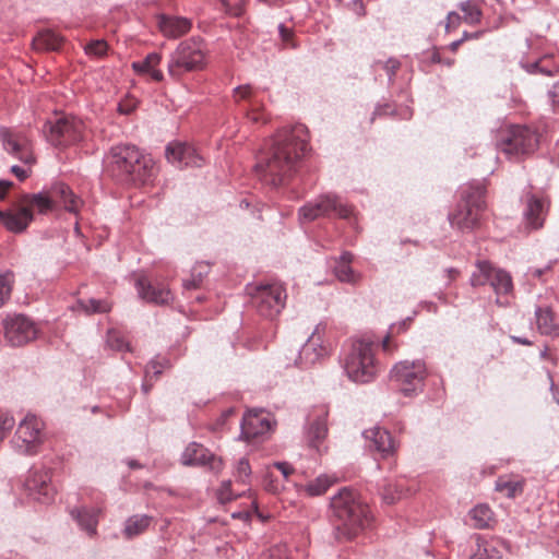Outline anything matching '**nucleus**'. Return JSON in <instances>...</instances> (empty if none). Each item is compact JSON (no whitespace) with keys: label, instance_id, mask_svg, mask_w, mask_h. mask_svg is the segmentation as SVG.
Instances as JSON below:
<instances>
[{"label":"nucleus","instance_id":"6e6d98bb","mask_svg":"<svg viewBox=\"0 0 559 559\" xmlns=\"http://www.w3.org/2000/svg\"><path fill=\"white\" fill-rule=\"evenodd\" d=\"M549 97L554 111L559 112V81L552 85L551 90L549 91Z\"/></svg>","mask_w":559,"mask_h":559},{"label":"nucleus","instance_id":"dca6fc26","mask_svg":"<svg viewBox=\"0 0 559 559\" xmlns=\"http://www.w3.org/2000/svg\"><path fill=\"white\" fill-rule=\"evenodd\" d=\"M323 332L324 328L318 325L305 343L296 361L299 367L307 368L329 356L331 348L324 343Z\"/></svg>","mask_w":559,"mask_h":559},{"label":"nucleus","instance_id":"a19ab883","mask_svg":"<svg viewBox=\"0 0 559 559\" xmlns=\"http://www.w3.org/2000/svg\"><path fill=\"white\" fill-rule=\"evenodd\" d=\"M80 308L87 314L91 313H105L110 311L111 305L106 300L88 299L86 301H79Z\"/></svg>","mask_w":559,"mask_h":559},{"label":"nucleus","instance_id":"4d7b16f0","mask_svg":"<svg viewBox=\"0 0 559 559\" xmlns=\"http://www.w3.org/2000/svg\"><path fill=\"white\" fill-rule=\"evenodd\" d=\"M280 35H281L283 43L287 47H295V44L293 43L294 35L289 28L285 27L284 25H280Z\"/></svg>","mask_w":559,"mask_h":559},{"label":"nucleus","instance_id":"58836bf2","mask_svg":"<svg viewBox=\"0 0 559 559\" xmlns=\"http://www.w3.org/2000/svg\"><path fill=\"white\" fill-rule=\"evenodd\" d=\"M246 117L254 124H264L270 119L264 110L263 104L259 100L251 102V105L246 109Z\"/></svg>","mask_w":559,"mask_h":559},{"label":"nucleus","instance_id":"5701e85b","mask_svg":"<svg viewBox=\"0 0 559 559\" xmlns=\"http://www.w3.org/2000/svg\"><path fill=\"white\" fill-rule=\"evenodd\" d=\"M33 221V213L28 206L22 203L20 206L8 211H0V225L12 233L24 231Z\"/></svg>","mask_w":559,"mask_h":559},{"label":"nucleus","instance_id":"13d9d810","mask_svg":"<svg viewBox=\"0 0 559 559\" xmlns=\"http://www.w3.org/2000/svg\"><path fill=\"white\" fill-rule=\"evenodd\" d=\"M163 366L158 361H151L146 367V377H150L152 373L154 376H158L162 373Z\"/></svg>","mask_w":559,"mask_h":559},{"label":"nucleus","instance_id":"a211bd4d","mask_svg":"<svg viewBox=\"0 0 559 559\" xmlns=\"http://www.w3.org/2000/svg\"><path fill=\"white\" fill-rule=\"evenodd\" d=\"M5 338L12 346H22L36 337L34 323L24 316L9 319L4 325Z\"/></svg>","mask_w":559,"mask_h":559},{"label":"nucleus","instance_id":"0eeeda50","mask_svg":"<svg viewBox=\"0 0 559 559\" xmlns=\"http://www.w3.org/2000/svg\"><path fill=\"white\" fill-rule=\"evenodd\" d=\"M58 203L67 211L78 213L82 201L64 183H56L48 192L26 194L22 199L24 206H28L32 212L36 209L41 214L52 211Z\"/></svg>","mask_w":559,"mask_h":559},{"label":"nucleus","instance_id":"8fccbe9b","mask_svg":"<svg viewBox=\"0 0 559 559\" xmlns=\"http://www.w3.org/2000/svg\"><path fill=\"white\" fill-rule=\"evenodd\" d=\"M263 486L266 491L272 493H277L283 487L272 471L266 472Z\"/></svg>","mask_w":559,"mask_h":559},{"label":"nucleus","instance_id":"69168bd1","mask_svg":"<svg viewBox=\"0 0 559 559\" xmlns=\"http://www.w3.org/2000/svg\"><path fill=\"white\" fill-rule=\"evenodd\" d=\"M382 348L385 353H392L395 349V346H391V338L388 335L382 342Z\"/></svg>","mask_w":559,"mask_h":559},{"label":"nucleus","instance_id":"5fc2aeb1","mask_svg":"<svg viewBox=\"0 0 559 559\" xmlns=\"http://www.w3.org/2000/svg\"><path fill=\"white\" fill-rule=\"evenodd\" d=\"M462 21V17L456 12H450L447 16L445 29L450 32L451 29H455Z\"/></svg>","mask_w":559,"mask_h":559},{"label":"nucleus","instance_id":"e2e57ef3","mask_svg":"<svg viewBox=\"0 0 559 559\" xmlns=\"http://www.w3.org/2000/svg\"><path fill=\"white\" fill-rule=\"evenodd\" d=\"M13 183L8 180H0V199L3 200L12 188Z\"/></svg>","mask_w":559,"mask_h":559},{"label":"nucleus","instance_id":"c85d7f7f","mask_svg":"<svg viewBox=\"0 0 559 559\" xmlns=\"http://www.w3.org/2000/svg\"><path fill=\"white\" fill-rule=\"evenodd\" d=\"M525 479L519 475H501L496 480V491L502 493L509 499L521 496L524 491Z\"/></svg>","mask_w":559,"mask_h":559},{"label":"nucleus","instance_id":"b1692460","mask_svg":"<svg viewBox=\"0 0 559 559\" xmlns=\"http://www.w3.org/2000/svg\"><path fill=\"white\" fill-rule=\"evenodd\" d=\"M157 26L165 37L175 39L188 34L192 22L183 16L160 14L157 16Z\"/></svg>","mask_w":559,"mask_h":559},{"label":"nucleus","instance_id":"412c9836","mask_svg":"<svg viewBox=\"0 0 559 559\" xmlns=\"http://www.w3.org/2000/svg\"><path fill=\"white\" fill-rule=\"evenodd\" d=\"M166 157L173 165L182 168L188 166L200 167L203 158L197 150L186 143H170L166 147Z\"/></svg>","mask_w":559,"mask_h":559},{"label":"nucleus","instance_id":"9d476101","mask_svg":"<svg viewBox=\"0 0 559 559\" xmlns=\"http://www.w3.org/2000/svg\"><path fill=\"white\" fill-rule=\"evenodd\" d=\"M45 438L44 421L36 415L27 414L17 426L13 444L20 453L34 455L39 451Z\"/></svg>","mask_w":559,"mask_h":559},{"label":"nucleus","instance_id":"473e14b6","mask_svg":"<svg viewBox=\"0 0 559 559\" xmlns=\"http://www.w3.org/2000/svg\"><path fill=\"white\" fill-rule=\"evenodd\" d=\"M98 512L94 509H79L71 512L72 516L78 521L79 525L87 532L90 535L96 533V526L98 523Z\"/></svg>","mask_w":559,"mask_h":559},{"label":"nucleus","instance_id":"2eb2a0df","mask_svg":"<svg viewBox=\"0 0 559 559\" xmlns=\"http://www.w3.org/2000/svg\"><path fill=\"white\" fill-rule=\"evenodd\" d=\"M0 138L4 150L25 164L35 162L32 143L27 134L23 131L12 129H1Z\"/></svg>","mask_w":559,"mask_h":559},{"label":"nucleus","instance_id":"aec40b11","mask_svg":"<svg viewBox=\"0 0 559 559\" xmlns=\"http://www.w3.org/2000/svg\"><path fill=\"white\" fill-rule=\"evenodd\" d=\"M328 415L329 411L324 405L313 407L308 415L307 440L318 451L328 436Z\"/></svg>","mask_w":559,"mask_h":559},{"label":"nucleus","instance_id":"052dcab7","mask_svg":"<svg viewBox=\"0 0 559 559\" xmlns=\"http://www.w3.org/2000/svg\"><path fill=\"white\" fill-rule=\"evenodd\" d=\"M11 173L20 180H25L29 176V170L20 166H12Z\"/></svg>","mask_w":559,"mask_h":559},{"label":"nucleus","instance_id":"338daca9","mask_svg":"<svg viewBox=\"0 0 559 559\" xmlns=\"http://www.w3.org/2000/svg\"><path fill=\"white\" fill-rule=\"evenodd\" d=\"M397 68H399L397 61H394V60L388 61L386 69L389 71V73L394 74V72L396 71Z\"/></svg>","mask_w":559,"mask_h":559},{"label":"nucleus","instance_id":"c756f323","mask_svg":"<svg viewBox=\"0 0 559 559\" xmlns=\"http://www.w3.org/2000/svg\"><path fill=\"white\" fill-rule=\"evenodd\" d=\"M536 325L544 335L559 336V324L556 322L555 314L549 308H538L536 310Z\"/></svg>","mask_w":559,"mask_h":559},{"label":"nucleus","instance_id":"4468645a","mask_svg":"<svg viewBox=\"0 0 559 559\" xmlns=\"http://www.w3.org/2000/svg\"><path fill=\"white\" fill-rule=\"evenodd\" d=\"M47 140L55 146H68L82 140L84 123L74 117H61L47 123Z\"/></svg>","mask_w":559,"mask_h":559},{"label":"nucleus","instance_id":"cd10ccee","mask_svg":"<svg viewBox=\"0 0 559 559\" xmlns=\"http://www.w3.org/2000/svg\"><path fill=\"white\" fill-rule=\"evenodd\" d=\"M26 487L36 499L47 502L53 497V489L49 484V476L47 472H34L26 480Z\"/></svg>","mask_w":559,"mask_h":559},{"label":"nucleus","instance_id":"423d86ee","mask_svg":"<svg viewBox=\"0 0 559 559\" xmlns=\"http://www.w3.org/2000/svg\"><path fill=\"white\" fill-rule=\"evenodd\" d=\"M485 188L483 186H469L462 194L454 210L449 214L452 227L460 230H473L480 224V218L486 210Z\"/></svg>","mask_w":559,"mask_h":559},{"label":"nucleus","instance_id":"f704fd0d","mask_svg":"<svg viewBox=\"0 0 559 559\" xmlns=\"http://www.w3.org/2000/svg\"><path fill=\"white\" fill-rule=\"evenodd\" d=\"M152 518L147 515H133L126 521L123 534L127 538H133L144 533L150 524Z\"/></svg>","mask_w":559,"mask_h":559},{"label":"nucleus","instance_id":"680f3d73","mask_svg":"<svg viewBox=\"0 0 559 559\" xmlns=\"http://www.w3.org/2000/svg\"><path fill=\"white\" fill-rule=\"evenodd\" d=\"M479 35H480V33H478V32H477V33H474V34H472V35H468L467 33H465L462 39L456 40V41H453V43L450 45L451 50H452V51H456V50H457V48L460 47V45H461L464 40H466V39H468V38H478V37H479Z\"/></svg>","mask_w":559,"mask_h":559},{"label":"nucleus","instance_id":"ea45409f","mask_svg":"<svg viewBox=\"0 0 559 559\" xmlns=\"http://www.w3.org/2000/svg\"><path fill=\"white\" fill-rule=\"evenodd\" d=\"M461 11L464 13L463 20L468 24H477L481 19V10L474 1H465L460 4Z\"/></svg>","mask_w":559,"mask_h":559},{"label":"nucleus","instance_id":"3c124183","mask_svg":"<svg viewBox=\"0 0 559 559\" xmlns=\"http://www.w3.org/2000/svg\"><path fill=\"white\" fill-rule=\"evenodd\" d=\"M15 420L8 414H0V442L5 438L7 433L14 427Z\"/></svg>","mask_w":559,"mask_h":559},{"label":"nucleus","instance_id":"49530a36","mask_svg":"<svg viewBox=\"0 0 559 559\" xmlns=\"http://www.w3.org/2000/svg\"><path fill=\"white\" fill-rule=\"evenodd\" d=\"M234 99L236 103L240 100H248L249 106L252 100H258L257 93L253 91L251 85H241L234 90Z\"/></svg>","mask_w":559,"mask_h":559},{"label":"nucleus","instance_id":"4be33fe9","mask_svg":"<svg viewBox=\"0 0 559 559\" xmlns=\"http://www.w3.org/2000/svg\"><path fill=\"white\" fill-rule=\"evenodd\" d=\"M183 465H209L214 472H219L223 468L221 459L215 457L202 444L192 442L183 451L181 455Z\"/></svg>","mask_w":559,"mask_h":559},{"label":"nucleus","instance_id":"774afa93","mask_svg":"<svg viewBox=\"0 0 559 559\" xmlns=\"http://www.w3.org/2000/svg\"><path fill=\"white\" fill-rule=\"evenodd\" d=\"M542 357H543L544 359H549V360H551V361L556 362V359L552 357V355H551V353L549 352V349H548V348H545V349L542 352Z\"/></svg>","mask_w":559,"mask_h":559},{"label":"nucleus","instance_id":"a18cd8bd","mask_svg":"<svg viewBox=\"0 0 559 559\" xmlns=\"http://www.w3.org/2000/svg\"><path fill=\"white\" fill-rule=\"evenodd\" d=\"M402 488V481H399L395 485H388L383 490V500L389 504L394 503L404 496Z\"/></svg>","mask_w":559,"mask_h":559},{"label":"nucleus","instance_id":"79ce46f5","mask_svg":"<svg viewBox=\"0 0 559 559\" xmlns=\"http://www.w3.org/2000/svg\"><path fill=\"white\" fill-rule=\"evenodd\" d=\"M226 14L240 17L246 12L248 0H218Z\"/></svg>","mask_w":559,"mask_h":559},{"label":"nucleus","instance_id":"393cba45","mask_svg":"<svg viewBox=\"0 0 559 559\" xmlns=\"http://www.w3.org/2000/svg\"><path fill=\"white\" fill-rule=\"evenodd\" d=\"M548 205V201L544 198H537L535 195L528 197L525 218L531 228L538 229L543 227Z\"/></svg>","mask_w":559,"mask_h":559},{"label":"nucleus","instance_id":"f03ea898","mask_svg":"<svg viewBox=\"0 0 559 559\" xmlns=\"http://www.w3.org/2000/svg\"><path fill=\"white\" fill-rule=\"evenodd\" d=\"M333 513L337 519L335 536L337 539L349 540L368 527L372 521L367 503L359 495L348 488H343L333 497L331 502Z\"/></svg>","mask_w":559,"mask_h":559},{"label":"nucleus","instance_id":"4c0bfd02","mask_svg":"<svg viewBox=\"0 0 559 559\" xmlns=\"http://www.w3.org/2000/svg\"><path fill=\"white\" fill-rule=\"evenodd\" d=\"M525 68L531 73H543L547 75H552L559 71L558 64L548 56H545L535 62L526 63Z\"/></svg>","mask_w":559,"mask_h":559},{"label":"nucleus","instance_id":"7ed1b4c3","mask_svg":"<svg viewBox=\"0 0 559 559\" xmlns=\"http://www.w3.org/2000/svg\"><path fill=\"white\" fill-rule=\"evenodd\" d=\"M106 169L117 180L143 183L151 177L153 166L152 160L146 158L136 146L120 144L110 150Z\"/></svg>","mask_w":559,"mask_h":559},{"label":"nucleus","instance_id":"72a5a7b5","mask_svg":"<svg viewBox=\"0 0 559 559\" xmlns=\"http://www.w3.org/2000/svg\"><path fill=\"white\" fill-rule=\"evenodd\" d=\"M469 559H501V552L492 542L486 540L480 535H477L476 547Z\"/></svg>","mask_w":559,"mask_h":559},{"label":"nucleus","instance_id":"37998d69","mask_svg":"<svg viewBox=\"0 0 559 559\" xmlns=\"http://www.w3.org/2000/svg\"><path fill=\"white\" fill-rule=\"evenodd\" d=\"M235 477L237 484L239 485L248 486L250 484L251 466L247 459L242 457L239 460L236 467Z\"/></svg>","mask_w":559,"mask_h":559},{"label":"nucleus","instance_id":"1a4fd4ad","mask_svg":"<svg viewBox=\"0 0 559 559\" xmlns=\"http://www.w3.org/2000/svg\"><path fill=\"white\" fill-rule=\"evenodd\" d=\"M428 376L424 360H403L391 370V381L405 396H412L423 391Z\"/></svg>","mask_w":559,"mask_h":559},{"label":"nucleus","instance_id":"bf43d9fd","mask_svg":"<svg viewBox=\"0 0 559 559\" xmlns=\"http://www.w3.org/2000/svg\"><path fill=\"white\" fill-rule=\"evenodd\" d=\"M274 467L282 473L284 479H287L294 472L293 467L287 463H275Z\"/></svg>","mask_w":559,"mask_h":559},{"label":"nucleus","instance_id":"c03bdc74","mask_svg":"<svg viewBox=\"0 0 559 559\" xmlns=\"http://www.w3.org/2000/svg\"><path fill=\"white\" fill-rule=\"evenodd\" d=\"M85 53L95 57V58H103L106 56L108 50V44L104 39H95L88 43L84 47Z\"/></svg>","mask_w":559,"mask_h":559},{"label":"nucleus","instance_id":"7c9ffc66","mask_svg":"<svg viewBox=\"0 0 559 559\" xmlns=\"http://www.w3.org/2000/svg\"><path fill=\"white\" fill-rule=\"evenodd\" d=\"M63 43V38L57 33L46 29L33 39V47L38 51L58 50Z\"/></svg>","mask_w":559,"mask_h":559},{"label":"nucleus","instance_id":"603ef678","mask_svg":"<svg viewBox=\"0 0 559 559\" xmlns=\"http://www.w3.org/2000/svg\"><path fill=\"white\" fill-rule=\"evenodd\" d=\"M109 346L117 350H129V344L117 333L110 332L107 340Z\"/></svg>","mask_w":559,"mask_h":559},{"label":"nucleus","instance_id":"f3484780","mask_svg":"<svg viewBox=\"0 0 559 559\" xmlns=\"http://www.w3.org/2000/svg\"><path fill=\"white\" fill-rule=\"evenodd\" d=\"M135 287L139 296L146 302L154 305H168L174 300V295L159 278L150 280L146 276H140L136 280Z\"/></svg>","mask_w":559,"mask_h":559},{"label":"nucleus","instance_id":"39448f33","mask_svg":"<svg viewBox=\"0 0 559 559\" xmlns=\"http://www.w3.org/2000/svg\"><path fill=\"white\" fill-rule=\"evenodd\" d=\"M376 344L369 340L355 341L344 357V370L347 377L357 383L372 381L378 372L379 365L376 360Z\"/></svg>","mask_w":559,"mask_h":559},{"label":"nucleus","instance_id":"de8ad7c7","mask_svg":"<svg viewBox=\"0 0 559 559\" xmlns=\"http://www.w3.org/2000/svg\"><path fill=\"white\" fill-rule=\"evenodd\" d=\"M13 285L12 274L0 275V307L10 298Z\"/></svg>","mask_w":559,"mask_h":559},{"label":"nucleus","instance_id":"a878e982","mask_svg":"<svg viewBox=\"0 0 559 559\" xmlns=\"http://www.w3.org/2000/svg\"><path fill=\"white\" fill-rule=\"evenodd\" d=\"M160 62L162 55L151 52L142 61L133 62L132 69L139 75H147L152 81L162 82L164 80V73L158 68Z\"/></svg>","mask_w":559,"mask_h":559},{"label":"nucleus","instance_id":"e433bc0d","mask_svg":"<svg viewBox=\"0 0 559 559\" xmlns=\"http://www.w3.org/2000/svg\"><path fill=\"white\" fill-rule=\"evenodd\" d=\"M337 481V478L330 475H320L316 479L305 485V491L308 496L316 497L326 492V490Z\"/></svg>","mask_w":559,"mask_h":559},{"label":"nucleus","instance_id":"0e129e2a","mask_svg":"<svg viewBox=\"0 0 559 559\" xmlns=\"http://www.w3.org/2000/svg\"><path fill=\"white\" fill-rule=\"evenodd\" d=\"M201 284V278H193L192 281H186L183 283V286L186 289H194V288H198Z\"/></svg>","mask_w":559,"mask_h":559},{"label":"nucleus","instance_id":"c9c22d12","mask_svg":"<svg viewBox=\"0 0 559 559\" xmlns=\"http://www.w3.org/2000/svg\"><path fill=\"white\" fill-rule=\"evenodd\" d=\"M353 255L348 252L342 254L337 265L335 266V275L341 282L356 283L359 280V275L355 274L350 267Z\"/></svg>","mask_w":559,"mask_h":559},{"label":"nucleus","instance_id":"ddd939ff","mask_svg":"<svg viewBox=\"0 0 559 559\" xmlns=\"http://www.w3.org/2000/svg\"><path fill=\"white\" fill-rule=\"evenodd\" d=\"M350 214L352 209L343 204L340 199L333 194L321 195L299 210L300 218L307 222L330 216L347 218Z\"/></svg>","mask_w":559,"mask_h":559},{"label":"nucleus","instance_id":"2f4dec72","mask_svg":"<svg viewBox=\"0 0 559 559\" xmlns=\"http://www.w3.org/2000/svg\"><path fill=\"white\" fill-rule=\"evenodd\" d=\"M473 526L478 530L489 528L495 523L492 510L487 504H478L469 511Z\"/></svg>","mask_w":559,"mask_h":559},{"label":"nucleus","instance_id":"f257e3e1","mask_svg":"<svg viewBox=\"0 0 559 559\" xmlns=\"http://www.w3.org/2000/svg\"><path fill=\"white\" fill-rule=\"evenodd\" d=\"M307 144L308 130L304 124L278 130L258 158L255 167L262 179L273 186L285 183L295 173Z\"/></svg>","mask_w":559,"mask_h":559},{"label":"nucleus","instance_id":"6e6552de","mask_svg":"<svg viewBox=\"0 0 559 559\" xmlns=\"http://www.w3.org/2000/svg\"><path fill=\"white\" fill-rule=\"evenodd\" d=\"M539 145V133L526 126H511L500 132L497 146L511 158L533 154Z\"/></svg>","mask_w":559,"mask_h":559},{"label":"nucleus","instance_id":"f8f14e48","mask_svg":"<svg viewBox=\"0 0 559 559\" xmlns=\"http://www.w3.org/2000/svg\"><path fill=\"white\" fill-rule=\"evenodd\" d=\"M252 304L265 318L276 317L285 307L286 292L280 283L259 285L251 293Z\"/></svg>","mask_w":559,"mask_h":559},{"label":"nucleus","instance_id":"9b49d317","mask_svg":"<svg viewBox=\"0 0 559 559\" xmlns=\"http://www.w3.org/2000/svg\"><path fill=\"white\" fill-rule=\"evenodd\" d=\"M469 282L473 287L489 284L498 296H508L513 290L511 275L488 261H477Z\"/></svg>","mask_w":559,"mask_h":559},{"label":"nucleus","instance_id":"09e8293b","mask_svg":"<svg viewBox=\"0 0 559 559\" xmlns=\"http://www.w3.org/2000/svg\"><path fill=\"white\" fill-rule=\"evenodd\" d=\"M243 492L245 491L234 492L231 489V483L228 480L222 484L217 491V498L222 503H226L236 499L237 497H240Z\"/></svg>","mask_w":559,"mask_h":559},{"label":"nucleus","instance_id":"6ab92c4d","mask_svg":"<svg viewBox=\"0 0 559 559\" xmlns=\"http://www.w3.org/2000/svg\"><path fill=\"white\" fill-rule=\"evenodd\" d=\"M273 424L270 413L264 409H250L242 418L241 435L247 440L258 438L269 432Z\"/></svg>","mask_w":559,"mask_h":559},{"label":"nucleus","instance_id":"20e7f679","mask_svg":"<svg viewBox=\"0 0 559 559\" xmlns=\"http://www.w3.org/2000/svg\"><path fill=\"white\" fill-rule=\"evenodd\" d=\"M207 55L206 44L199 37L180 41L168 57V75L175 81H181L188 73L204 70L207 64Z\"/></svg>","mask_w":559,"mask_h":559},{"label":"nucleus","instance_id":"864d4df0","mask_svg":"<svg viewBox=\"0 0 559 559\" xmlns=\"http://www.w3.org/2000/svg\"><path fill=\"white\" fill-rule=\"evenodd\" d=\"M136 103L133 98H126L118 105V111L123 115H129L135 109Z\"/></svg>","mask_w":559,"mask_h":559},{"label":"nucleus","instance_id":"bb28decb","mask_svg":"<svg viewBox=\"0 0 559 559\" xmlns=\"http://www.w3.org/2000/svg\"><path fill=\"white\" fill-rule=\"evenodd\" d=\"M366 439L370 440L374 449L381 453L383 457L393 454L396 450L395 441L389 431L374 427L365 431Z\"/></svg>","mask_w":559,"mask_h":559}]
</instances>
